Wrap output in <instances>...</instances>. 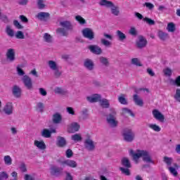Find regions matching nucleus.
I'll return each instance as SVG.
<instances>
[{"label": "nucleus", "instance_id": "f257e3e1", "mask_svg": "<svg viewBox=\"0 0 180 180\" xmlns=\"http://www.w3.org/2000/svg\"><path fill=\"white\" fill-rule=\"evenodd\" d=\"M130 155L132 156L133 160L135 162H137L139 158H142L144 162L147 163L154 164V162L152 160L149 153L146 150H137L136 153H134L133 150H130Z\"/></svg>", "mask_w": 180, "mask_h": 180}, {"label": "nucleus", "instance_id": "f03ea898", "mask_svg": "<svg viewBox=\"0 0 180 180\" xmlns=\"http://www.w3.org/2000/svg\"><path fill=\"white\" fill-rule=\"evenodd\" d=\"M59 25L63 28H58L56 30V33L61 34L63 37H67L68 30H72V25L69 21H63L59 22Z\"/></svg>", "mask_w": 180, "mask_h": 180}, {"label": "nucleus", "instance_id": "7ed1b4c3", "mask_svg": "<svg viewBox=\"0 0 180 180\" xmlns=\"http://www.w3.org/2000/svg\"><path fill=\"white\" fill-rule=\"evenodd\" d=\"M122 136L124 140L127 142H131L134 140L135 134L129 128H125L123 129Z\"/></svg>", "mask_w": 180, "mask_h": 180}, {"label": "nucleus", "instance_id": "20e7f679", "mask_svg": "<svg viewBox=\"0 0 180 180\" xmlns=\"http://www.w3.org/2000/svg\"><path fill=\"white\" fill-rule=\"evenodd\" d=\"M22 80L27 89L32 90L33 89L32 80L29 76L24 75Z\"/></svg>", "mask_w": 180, "mask_h": 180}, {"label": "nucleus", "instance_id": "39448f33", "mask_svg": "<svg viewBox=\"0 0 180 180\" xmlns=\"http://www.w3.org/2000/svg\"><path fill=\"white\" fill-rule=\"evenodd\" d=\"M84 38L88 39L89 40H93L95 38V34L93 32V30L89 28H85L82 31Z\"/></svg>", "mask_w": 180, "mask_h": 180}, {"label": "nucleus", "instance_id": "423d86ee", "mask_svg": "<svg viewBox=\"0 0 180 180\" xmlns=\"http://www.w3.org/2000/svg\"><path fill=\"white\" fill-rule=\"evenodd\" d=\"M153 115L156 120L160 121L162 123L165 122V115H162L158 110L157 109L153 110Z\"/></svg>", "mask_w": 180, "mask_h": 180}, {"label": "nucleus", "instance_id": "0eeeda50", "mask_svg": "<svg viewBox=\"0 0 180 180\" xmlns=\"http://www.w3.org/2000/svg\"><path fill=\"white\" fill-rule=\"evenodd\" d=\"M4 113L7 115H11L13 113V106L12 103H6L3 109Z\"/></svg>", "mask_w": 180, "mask_h": 180}, {"label": "nucleus", "instance_id": "6e6552de", "mask_svg": "<svg viewBox=\"0 0 180 180\" xmlns=\"http://www.w3.org/2000/svg\"><path fill=\"white\" fill-rule=\"evenodd\" d=\"M107 122L112 127H117L118 122L115 120V115L113 114H110L107 117Z\"/></svg>", "mask_w": 180, "mask_h": 180}, {"label": "nucleus", "instance_id": "1a4fd4ad", "mask_svg": "<svg viewBox=\"0 0 180 180\" xmlns=\"http://www.w3.org/2000/svg\"><path fill=\"white\" fill-rule=\"evenodd\" d=\"M6 56L7 57V59L11 61H15V52L13 49H9L6 53Z\"/></svg>", "mask_w": 180, "mask_h": 180}, {"label": "nucleus", "instance_id": "9d476101", "mask_svg": "<svg viewBox=\"0 0 180 180\" xmlns=\"http://www.w3.org/2000/svg\"><path fill=\"white\" fill-rule=\"evenodd\" d=\"M85 148L88 151H93L95 150V145L94 144V141L90 139H88L84 142Z\"/></svg>", "mask_w": 180, "mask_h": 180}, {"label": "nucleus", "instance_id": "9b49d317", "mask_svg": "<svg viewBox=\"0 0 180 180\" xmlns=\"http://www.w3.org/2000/svg\"><path fill=\"white\" fill-rule=\"evenodd\" d=\"M101 96L99 94H94L93 96H87L86 100L91 103L100 102Z\"/></svg>", "mask_w": 180, "mask_h": 180}, {"label": "nucleus", "instance_id": "f8f14e48", "mask_svg": "<svg viewBox=\"0 0 180 180\" xmlns=\"http://www.w3.org/2000/svg\"><path fill=\"white\" fill-rule=\"evenodd\" d=\"M89 49H90L92 53L96 55H100L102 53L101 49L97 45H91L89 46Z\"/></svg>", "mask_w": 180, "mask_h": 180}, {"label": "nucleus", "instance_id": "ddd939ff", "mask_svg": "<svg viewBox=\"0 0 180 180\" xmlns=\"http://www.w3.org/2000/svg\"><path fill=\"white\" fill-rule=\"evenodd\" d=\"M36 18L39 20L46 21L50 18V13L46 12H40L36 15Z\"/></svg>", "mask_w": 180, "mask_h": 180}, {"label": "nucleus", "instance_id": "4468645a", "mask_svg": "<svg viewBox=\"0 0 180 180\" xmlns=\"http://www.w3.org/2000/svg\"><path fill=\"white\" fill-rule=\"evenodd\" d=\"M173 166H174V167H169L168 170L172 175L177 176L178 172L176 170L180 169V165H177L176 163H174Z\"/></svg>", "mask_w": 180, "mask_h": 180}, {"label": "nucleus", "instance_id": "2eb2a0df", "mask_svg": "<svg viewBox=\"0 0 180 180\" xmlns=\"http://www.w3.org/2000/svg\"><path fill=\"white\" fill-rule=\"evenodd\" d=\"M63 171V168L62 167H58L56 166H53L52 167H51V175L53 176H59L61 174Z\"/></svg>", "mask_w": 180, "mask_h": 180}, {"label": "nucleus", "instance_id": "dca6fc26", "mask_svg": "<svg viewBox=\"0 0 180 180\" xmlns=\"http://www.w3.org/2000/svg\"><path fill=\"white\" fill-rule=\"evenodd\" d=\"M80 129V125L77 122H72L68 127V131L70 133H75Z\"/></svg>", "mask_w": 180, "mask_h": 180}, {"label": "nucleus", "instance_id": "f3484780", "mask_svg": "<svg viewBox=\"0 0 180 180\" xmlns=\"http://www.w3.org/2000/svg\"><path fill=\"white\" fill-rule=\"evenodd\" d=\"M56 145L59 148H63L67 145V141H66L65 139H64L63 137L58 136Z\"/></svg>", "mask_w": 180, "mask_h": 180}, {"label": "nucleus", "instance_id": "a211bd4d", "mask_svg": "<svg viewBox=\"0 0 180 180\" xmlns=\"http://www.w3.org/2000/svg\"><path fill=\"white\" fill-rule=\"evenodd\" d=\"M137 47L139 48V49H142L143 47H145L147 44V41L146 39L142 37V36H140L139 37V41L137 42Z\"/></svg>", "mask_w": 180, "mask_h": 180}, {"label": "nucleus", "instance_id": "6ab92c4d", "mask_svg": "<svg viewBox=\"0 0 180 180\" xmlns=\"http://www.w3.org/2000/svg\"><path fill=\"white\" fill-rule=\"evenodd\" d=\"M12 93L16 98H20L21 96V89L19 86L15 85L13 86Z\"/></svg>", "mask_w": 180, "mask_h": 180}, {"label": "nucleus", "instance_id": "aec40b11", "mask_svg": "<svg viewBox=\"0 0 180 180\" xmlns=\"http://www.w3.org/2000/svg\"><path fill=\"white\" fill-rule=\"evenodd\" d=\"M63 164L65 165V167L68 166L71 168H76L77 166V164L76 161L70 160H64Z\"/></svg>", "mask_w": 180, "mask_h": 180}, {"label": "nucleus", "instance_id": "412c9836", "mask_svg": "<svg viewBox=\"0 0 180 180\" xmlns=\"http://www.w3.org/2000/svg\"><path fill=\"white\" fill-rule=\"evenodd\" d=\"M62 122V115L59 112H56L53 115V122L60 124Z\"/></svg>", "mask_w": 180, "mask_h": 180}, {"label": "nucleus", "instance_id": "4be33fe9", "mask_svg": "<svg viewBox=\"0 0 180 180\" xmlns=\"http://www.w3.org/2000/svg\"><path fill=\"white\" fill-rule=\"evenodd\" d=\"M34 146L40 150H45L46 148L44 141H34Z\"/></svg>", "mask_w": 180, "mask_h": 180}, {"label": "nucleus", "instance_id": "5701e85b", "mask_svg": "<svg viewBox=\"0 0 180 180\" xmlns=\"http://www.w3.org/2000/svg\"><path fill=\"white\" fill-rule=\"evenodd\" d=\"M133 100L135 104L137 105L142 107L143 105V101L142 98H140L138 94H134L133 96Z\"/></svg>", "mask_w": 180, "mask_h": 180}, {"label": "nucleus", "instance_id": "b1692460", "mask_svg": "<svg viewBox=\"0 0 180 180\" xmlns=\"http://www.w3.org/2000/svg\"><path fill=\"white\" fill-rule=\"evenodd\" d=\"M99 103L101 108H109V107L110 106V104L109 103V101L107 98H103V99H100L99 101Z\"/></svg>", "mask_w": 180, "mask_h": 180}, {"label": "nucleus", "instance_id": "393cba45", "mask_svg": "<svg viewBox=\"0 0 180 180\" xmlns=\"http://www.w3.org/2000/svg\"><path fill=\"white\" fill-rule=\"evenodd\" d=\"M84 67L89 70H92L94 68V63L91 59H86L84 61Z\"/></svg>", "mask_w": 180, "mask_h": 180}, {"label": "nucleus", "instance_id": "a878e982", "mask_svg": "<svg viewBox=\"0 0 180 180\" xmlns=\"http://www.w3.org/2000/svg\"><path fill=\"white\" fill-rule=\"evenodd\" d=\"M117 37L120 41H123L127 39V36L121 30H118L116 32Z\"/></svg>", "mask_w": 180, "mask_h": 180}, {"label": "nucleus", "instance_id": "bb28decb", "mask_svg": "<svg viewBox=\"0 0 180 180\" xmlns=\"http://www.w3.org/2000/svg\"><path fill=\"white\" fill-rule=\"evenodd\" d=\"M113 3L112 1H107V0H101L99 5L101 6H106L107 8H110L112 6H113Z\"/></svg>", "mask_w": 180, "mask_h": 180}, {"label": "nucleus", "instance_id": "cd10ccee", "mask_svg": "<svg viewBox=\"0 0 180 180\" xmlns=\"http://www.w3.org/2000/svg\"><path fill=\"white\" fill-rule=\"evenodd\" d=\"M48 65L51 70H58V68L57 63L53 60L48 61Z\"/></svg>", "mask_w": 180, "mask_h": 180}, {"label": "nucleus", "instance_id": "c85d7f7f", "mask_svg": "<svg viewBox=\"0 0 180 180\" xmlns=\"http://www.w3.org/2000/svg\"><path fill=\"white\" fill-rule=\"evenodd\" d=\"M122 165L126 168H131V163L127 158H124L122 160Z\"/></svg>", "mask_w": 180, "mask_h": 180}, {"label": "nucleus", "instance_id": "c756f323", "mask_svg": "<svg viewBox=\"0 0 180 180\" xmlns=\"http://www.w3.org/2000/svg\"><path fill=\"white\" fill-rule=\"evenodd\" d=\"M6 34H7L10 37H13L15 36L14 30H12L10 25L6 27Z\"/></svg>", "mask_w": 180, "mask_h": 180}, {"label": "nucleus", "instance_id": "7c9ffc66", "mask_svg": "<svg viewBox=\"0 0 180 180\" xmlns=\"http://www.w3.org/2000/svg\"><path fill=\"white\" fill-rule=\"evenodd\" d=\"M111 7V13L115 16H118L120 15V8L118 6H114V4H112V6Z\"/></svg>", "mask_w": 180, "mask_h": 180}, {"label": "nucleus", "instance_id": "2f4dec72", "mask_svg": "<svg viewBox=\"0 0 180 180\" xmlns=\"http://www.w3.org/2000/svg\"><path fill=\"white\" fill-rule=\"evenodd\" d=\"M41 136L45 138H50L51 137V132L50 130L47 129H44L41 131Z\"/></svg>", "mask_w": 180, "mask_h": 180}, {"label": "nucleus", "instance_id": "473e14b6", "mask_svg": "<svg viewBox=\"0 0 180 180\" xmlns=\"http://www.w3.org/2000/svg\"><path fill=\"white\" fill-rule=\"evenodd\" d=\"M4 161L5 165H12L13 164V160L10 157V155H5L4 158Z\"/></svg>", "mask_w": 180, "mask_h": 180}, {"label": "nucleus", "instance_id": "72a5a7b5", "mask_svg": "<svg viewBox=\"0 0 180 180\" xmlns=\"http://www.w3.org/2000/svg\"><path fill=\"white\" fill-rule=\"evenodd\" d=\"M164 162L167 165L168 167L171 166L173 162V158H168L167 156L164 157L163 159Z\"/></svg>", "mask_w": 180, "mask_h": 180}, {"label": "nucleus", "instance_id": "f704fd0d", "mask_svg": "<svg viewBox=\"0 0 180 180\" xmlns=\"http://www.w3.org/2000/svg\"><path fill=\"white\" fill-rule=\"evenodd\" d=\"M176 27L174 22H169L167 25V30L169 32H174Z\"/></svg>", "mask_w": 180, "mask_h": 180}, {"label": "nucleus", "instance_id": "c9c22d12", "mask_svg": "<svg viewBox=\"0 0 180 180\" xmlns=\"http://www.w3.org/2000/svg\"><path fill=\"white\" fill-rule=\"evenodd\" d=\"M75 19L78 21V22L80 25H84L86 23V20H84V18L82 16V15H76L75 17Z\"/></svg>", "mask_w": 180, "mask_h": 180}, {"label": "nucleus", "instance_id": "e433bc0d", "mask_svg": "<svg viewBox=\"0 0 180 180\" xmlns=\"http://www.w3.org/2000/svg\"><path fill=\"white\" fill-rule=\"evenodd\" d=\"M148 127L150 129H153L155 131H157V132H159L161 130L160 127L158 126L155 124H150L148 125Z\"/></svg>", "mask_w": 180, "mask_h": 180}, {"label": "nucleus", "instance_id": "4c0bfd02", "mask_svg": "<svg viewBox=\"0 0 180 180\" xmlns=\"http://www.w3.org/2000/svg\"><path fill=\"white\" fill-rule=\"evenodd\" d=\"M43 39L47 43H51L52 41V37L48 33L44 34Z\"/></svg>", "mask_w": 180, "mask_h": 180}, {"label": "nucleus", "instance_id": "58836bf2", "mask_svg": "<svg viewBox=\"0 0 180 180\" xmlns=\"http://www.w3.org/2000/svg\"><path fill=\"white\" fill-rule=\"evenodd\" d=\"M131 64L134 65L135 66L137 67H142L143 65L141 63H140L139 60L137 58H133L131 59Z\"/></svg>", "mask_w": 180, "mask_h": 180}, {"label": "nucleus", "instance_id": "ea45409f", "mask_svg": "<svg viewBox=\"0 0 180 180\" xmlns=\"http://www.w3.org/2000/svg\"><path fill=\"white\" fill-rule=\"evenodd\" d=\"M122 114L123 115L129 114L132 117H134V116H135L134 113L133 112H131V110H129V109H128L127 108H122Z\"/></svg>", "mask_w": 180, "mask_h": 180}, {"label": "nucleus", "instance_id": "a19ab883", "mask_svg": "<svg viewBox=\"0 0 180 180\" xmlns=\"http://www.w3.org/2000/svg\"><path fill=\"white\" fill-rule=\"evenodd\" d=\"M118 101L120 103L123 104V105H127V99L124 98V94H121V96L118 97Z\"/></svg>", "mask_w": 180, "mask_h": 180}, {"label": "nucleus", "instance_id": "79ce46f5", "mask_svg": "<svg viewBox=\"0 0 180 180\" xmlns=\"http://www.w3.org/2000/svg\"><path fill=\"white\" fill-rule=\"evenodd\" d=\"M129 168V167H120V171H121L122 174H125V176H130L131 173Z\"/></svg>", "mask_w": 180, "mask_h": 180}, {"label": "nucleus", "instance_id": "37998d69", "mask_svg": "<svg viewBox=\"0 0 180 180\" xmlns=\"http://www.w3.org/2000/svg\"><path fill=\"white\" fill-rule=\"evenodd\" d=\"M159 38L162 41H165L168 38V34L165 33L164 32H159Z\"/></svg>", "mask_w": 180, "mask_h": 180}, {"label": "nucleus", "instance_id": "c03bdc74", "mask_svg": "<svg viewBox=\"0 0 180 180\" xmlns=\"http://www.w3.org/2000/svg\"><path fill=\"white\" fill-rule=\"evenodd\" d=\"M101 43L102 45H103L104 46H106V47H111V46H112V43L110 41L106 40L105 39H101Z\"/></svg>", "mask_w": 180, "mask_h": 180}, {"label": "nucleus", "instance_id": "a18cd8bd", "mask_svg": "<svg viewBox=\"0 0 180 180\" xmlns=\"http://www.w3.org/2000/svg\"><path fill=\"white\" fill-rule=\"evenodd\" d=\"M82 138L81 136V135L78 134H75L72 136V140L73 141H82Z\"/></svg>", "mask_w": 180, "mask_h": 180}, {"label": "nucleus", "instance_id": "49530a36", "mask_svg": "<svg viewBox=\"0 0 180 180\" xmlns=\"http://www.w3.org/2000/svg\"><path fill=\"white\" fill-rule=\"evenodd\" d=\"M143 20H144L145 22H146V23H147L148 25H155V21L153 20H152L151 18H149L146 17V18H143Z\"/></svg>", "mask_w": 180, "mask_h": 180}, {"label": "nucleus", "instance_id": "de8ad7c7", "mask_svg": "<svg viewBox=\"0 0 180 180\" xmlns=\"http://www.w3.org/2000/svg\"><path fill=\"white\" fill-rule=\"evenodd\" d=\"M15 37L18 39H25V36L24 34L22 31L19 30L17 31L16 34H15Z\"/></svg>", "mask_w": 180, "mask_h": 180}, {"label": "nucleus", "instance_id": "09e8293b", "mask_svg": "<svg viewBox=\"0 0 180 180\" xmlns=\"http://www.w3.org/2000/svg\"><path fill=\"white\" fill-rule=\"evenodd\" d=\"M37 5L39 9H44L46 5L44 4V0H37Z\"/></svg>", "mask_w": 180, "mask_h": 180}, {"label": "nucleus", "instance_id": "8fccbe9b", "mask_svg": "<svg viewBox=\"0 0 180 180\" xmlns=\"http://www.w3.org/2000/svg\"><path fill=\"white\" fill-rule=\"evenodd\" d=\"M73 155H74V153L72 150H71L70 148H68V150H66L65 156L67 158H71L73 157Z\"/></svg>", "mask_w": 180, "mask_h": 180}, {"label": "nucleus", "instance_id": "3c124183", "mask_svg": "<svg viewBox=\"0 0 180 180\" xmlns=\"http://www.w3.org/2000/svg\"><path fill=\"white\" fill-rule=\"evenodd\" d=\"M13 24L14 25V26L18 29V30H21V29H23V26L19 22L18 20H15L13 22Z\"/></svg>", "mask_w": 180, "mask_h": 180}, {"label": "nucleus", "instance_id": "603ef678", "mask_svg": "<svg viewBox=\"0 0 180 180\" xmlns=\"http://www.w3.org/2000/svg\"><path fill=\"white\" fill-rule=\"evenodd\" d=\"M8 179V175L6 172H2L0 173V180H6Z\"/></svg>", "mask_w": 180, "mask_h": 180}, {"label": "nucleus", "instance_id": "864d4df0", "mask_svg": "<svg viewBox=\"0 0 180 180\" xmlns=\"http://www.w3.org/2000/svg\"><path fill=\"white\" fill-rule=\"evenodd\" d=\"M163 72H164V75H165V76L170 77V76L172 75V70L169 69V68L165 69V70H163Z\"/></svg>", "mask_w": 180, "mask_h": 180}, {"label": "nucleus", "instance_id": "5fc2aeb1", "mask_svg": "<svg viewBox=\"0 0 180 180\" xmlns=\"http://www.w3.org/2000/svg\"><path fill=\"white\" fill-rule=\"evenodd\" d=\"M100 62L105 66H108L109 63H108V60L107 58H103V57H101L100 58Z\"/></svg>", "mask_w": 180, "mask_h": 180}, {"label": "nucleus", "instance_id": "6e6d98bb", "mask_svg": "<svg viewBox=\"0 0 180 180\" xmlns=\"http://www.w3.org/2000/svg\"><path fill=\"white\" fill-rule=\"evenodd\" d=\"M37 108L41 112H44V105L43 103H37Z\"/></svg>", "mask_w": 180, "mask_h": 180}, {"label": "nucleus", "instance_id": "4d7b16f0", "mask_svg": "<svg viewBox=\"0 0 180 180\" xmlns=\"http://www.w3.org/2000/svg\"><path fill=\"white\" fill-rule=\"evenodd\" d=\"M174 98L177 102L180 103V89H176Z\"/></svg>", "mask_w": 180, "mask_h": 180}, {"label": "nucleus", "instance_id": "13d9d810", "mask_svg": "<svg viewBox=\"0 0 180 180\" xmlns=\"http://www.w3.org/2000/svg\"><path fill=\"white\" fill-rule=\"evenodd\" d=\"M19 18L23 23H27L29 22L28 18L25 15H21L19 16Z\"/></svg>", "mask_w": 180, "mask_h": 180}, {"label": "nucleus", "instance_id": "bf43d9fd", "mask_svg": "<svg viewBox=\"0 0 180 180\" xmlns=\"http://www.w3.org/2000/svg\"><path fill=\"white\" fill-rule=\"evenodd\" d=\"M20 170L21 172H27V168L26 167L25 163H21L20 166Z\"/></svg>", "mask_w": 180, "mask_h": 180}, {"label": "nucleus", "instance_id": "052dcab7", "mask_svg": "<svg viewBox=\"0 0 180 180\" xmlns=\"http://www.w3.org/2000/svg\"><path fill=\"white\" fill-rule=\"evenodd\" d=\"M39 94H40L41 96H46L47 91L44 88H39Z\"/></svg>", "mask_w": 180, "mask_h": 180}, {"label": "nucleus", "instance_id": "680f3d73", "mask_svg": "<svg viewBox=\"0 0 180 180\" xmlns=\"http://www.w3.org/2000/svg\"><path fill=\"white\" fill-rule=\"evenodd\" d=\"M129 34L133 36H136L137 34V31L135 27H132L129 30Z\"/></svg>", "mask_w": 180, "mask_h": 180}, {"label": "nucleus", "instance_id": "e2e57ef3", "mask_svg": "<svg viewBox=\"0 0 180 180\" xmlns=\"http://www.w3.org/2000/svg\"><path fill=\"white\" fill-rule=\"evenodd\" d=\"M1 20L6 24L9 22V20L7 17V15H1Z\"/></svg>", "mask_w": 180, "mask_h": 180}, {"label": "nucleus", "instance_id": "0e129e2a", "mask_svg": "<svg viewBox=\"0 0 180 180\" xmlns=\"http://www.w3.org/2000/svg\"><path fill=\"white\" fill-rule=\"evenodd\" d=\"M17 72L20 76L25 75V72L19 66L17 67Z\"/></svg>", "mask_w": 180, "mask_h": 180}, {"label": "nucleus", "instance_id": "69168bd1", "mask_svg": "<svg viewBox=\"0 0 180 180\" xmlns=\"http://www.w3.org/2000/svg\"><path fill=\"white\" fill-rule=\"evenodd\" d=\"M54 91H55V94H63L64 93L63 90L60 87L56 88Z\"/></svg>", "mask_w": 180, "mask_h": 180}, {"label": "nucleus", "instance_id": "338daca9", "mask_svg": "<svg viewBox=\"0 0 180 180\" xmlns=\"http://www.w3.org/2000/svg\"><path fill=\"white\" fill-rule=\"evenodd\" d=\"M145 6H146L149 10H152L154 8V5L152 3H145Z\"/></svg>", "mask_w": 180, "mask_h": 180}, {"label": "nucleus", "instance_id": "774afa93", "mask_svg": "<svg viewBox=\"0 0 180 180\" xmlns=\"http://www.w3.org/2000/svg\"><path fill=\"white\" fill-rule=\"evenodd\" d=\"M174 83L177 87H180V76H178L176 78Z\"/></svg>", "mask_w": 180, "mask_h": 180}]
</instances>
